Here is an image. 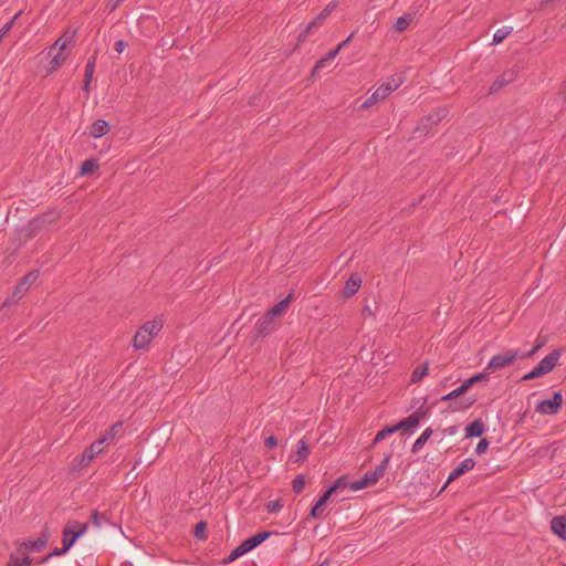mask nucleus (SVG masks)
<instances>
[{"label":"nucleus","instance_id":"obj_1","mask_svg":"<svg viewBox=\"0 0 566 566\" xmlns=\"http://www.w3.org/2000/svg\"><path fill=\"white\" fill-rule=\"evenodd\" d=\"M57 218L59 214L55 211H46L42 214H38L34 218H32L27 226L22 227L19 230V235L23 238L24 242H28L29 240L33 239L39 233H41L49 226L54 223L57 220Z\"/></svg>","mask_w":566,"mask_h":566},{"label":"nucleus","instance_id":"obj_2","mask_svg":"<svg viewBox=\"0 0 566 566\" xmlns=\"http://www.w3.org/2000/svg\"><path fill=\"white\" fill-rule=\"evenodd\" d=\"M405 78L402 74H395L387 78V82L382 83L379 87H377L374 93L360 105V109H367L368 107L377 104L378 102L385 99L389 96L394 91H396L402 83Z\"/></svg>","mask_w":566,"mask_h":566},{"label":"nucleus","instance_id":"obj_3","mask_svg":"<svg viewBox=\"0 0 566 566\" xmlns=\"http://www.w3.org/2000/svg\"><path fill=\"white\" fill-rule=\"evenodd\" d=\"M161 327L163 324L159 321H149L145 323L137 329L133 338V346L137 349L148 347L149 343L161 329Z\"/></svg>","mask_w":566,"mask_h":566},{"label":"nucleus","instance_id":"obj_4","mask_svg":"<svg viewBox=\"0 0 566 566\" xmlns=\"http://www.w3.org/2000/svg\"><path fill=\"white\" fill-rule=\"evenodd\" d=\"M467 392L461 384L459 387L440 398L441 401H453L449 405L451 411L469 409L476 401L475 397H463Z\"/></svg>","mask_w":566,"mask_h":566},{"label":"nucleus","instance_id":"obj_5","mask_svg":"<svg viewBox=\"0 0 566 566\" xmlns=\"http://www.w3.org/2000/svg\"><path fill=\"white\" fill-rule=\"evenodd\" d=\"M447 113V109H438L423 116L413 129V138L427 136L433 126L446 117Z\"/></svg>","mask_w":566,"mask_h":566},{"label":"nucleus","instance_id":"obj_6","mask_svg":"<svg viewBox=\"0 0 566 566\" xmlns=\"http://www.w3.org/2000/svg\"><path fill=\"white\" fill-rule=\"evenodd\" d=\"M86 531V523H80L73 520L67 521L62 532V544L70 551Z\"/></svg>","mask_w":566,"mask_h":566},{"label":"nucleus","instance_id":"obj_7","mask_svg":"<svg viewBox=\"0 0 566 566\" xmlns=\"http://www.w3.org/2000/svg\"><path fill=\"white\" fill-rule=\"evenodd\" d=\"M523 353L520 349H510L494 355L486 365V370L496 371L514 364Z\"/></svg>","mask_w":566,"mask_h":566},{"label":"nucleus","instance_id":"obj_8","mask_svg":"<svg viewBox=\"0 0 566 566\" xmlns=\"http://www.w3.org/2000/svg\"><path fill=\"white\" fill-rule=\"evenodd\" d=\"M563 405V395L562 391L553 392L552 398L544 399L536 406V411L543 415H556Z\"/></svg>","mask_w":566,"mask_h":566},{"label":"nucleus","instance_id":"obj_9","mask_svg":"<svg viewBox=\"0 0 566 566\" xmlns=\"http://www.w3.org/2000/svg\"><path fill=\"white\" fill-rule=\"evenodd\" d=\"M49 543V534L43 533L41 537L34 541H23L17 547V554L25 555L29 552H41L43 551Z\"/></svg>","mask_w":566,"mask_h":566},{"label":"nucleus","instance_id":"obj_10","mask_svg":"<svg viewBox=\"0 0 566 566\" xmlns=\"http://www.w3.org/2000/svg\"><path fill=\"white\" fill-rule=\"evenodd\" d=\"M107 441V437H102L101 439L94 441L90 448H87L82 454H81V459H80V465L83 468V467H87L91 461L98 454L102 452L103 448V443Z\"/></svg>","mask_w":566,"mask_h":566},{"label":"nucleus","instance_id":"obj_11","mask_svg":"<svg viewBox=\"0 0 566 566\" xmlns=\"http://www.w3.org/2000/svg\"><path fill=\"white\" fill-rule=\"evenodd\" d=\"M275 321L265 312L255 323L254 329L258 337H265L275 329Z\"/></svg>","mask_w":566,"mask_h":566},{"label":"nucleus","instance_id":"obj_12","mask_svg":"<svg viewBox=\"0 0 566 566\" xmlns=\"http://www.w3.org/2000/svg\"><path fill=\"white\" fill-rule=\"evenodd\" d=\"M475 465V461L472 458L464 459L457 468H454L451 473L448 476V480L446 484L443 485L442 490L446 489V486L451 483L452 481L459 479L470 470H472Z\"/></svg>","mask_w":566,"mask_h":566},{"label":"nucleus","instance_id":"obj_13","mask_svg":"<svg viewBox=\"0 0 566 566\" xmlns=\"http://www.w3.org/2000/svg\"><path fill=\"white\" fill-rule=\"evenodd\" d=\"M562 355V349L556 348L552 353H549L547 356H545L537 366L541 368V370L547 375L551 373L557 365L558 359Z\"/></svg>","mask_w":566,"mask_h":566},{"label":"nucleus","instance_id":"obj_14","mask_svg":"<svg viewBox=\"0 0 566 566\" xmlns=\"http://www.w3.org/2000/svg\"><path fill=\"white\" fill-rule=\"evenodd\" d=\"M515 72L512 70L503 72L499 75L489 88V94L492 95L499 92L501 88L512 83L515 80Z\"/></svg>","mask_w":566,"mask_h":566},{"label":"nucleus","instance_id":"obj_15","mask_svg":"<svg viewBox=\"0 0 566 566\" xmlns=\"http://www.w3.org/2000/svg\"><path fill=\"white\" fill-rule=\"evenodd\" d=\"M361 285V276L358 273H354L349 276L343 289V297L349 298L354 296Z\"/></svg>","mask_w":566,"mask_h":566},{"label":"nucleus","instance_id":"obj_16","mask_svg":"<svg viewBox=\"0 0 566 566\" xmlns=\"http://www.w3.org/2000/svg\"><path fill=\"white\" fill-rule=\"evenodd\" d=\"M331 496L324 491L318 500L314 503L310 511V517L314 520H321L324 516V510L329 501Z\"/></svg>","mask_w":566,"mask_h":566},{"label":"nucleus","instance_id":"obj_17","mask_svg":"<svg viewBox=\"0 0 566 566\" xmlns=\"http://www.w3.org/2000/svg\"><path fill=\"white\" fill-rule=\"evenodd\" d=\"M551 530L554 535L566 542V515L554 516L551 521Z\"/></svg>","mask_w":566,"mask_h":566},{"label":"nucleus","instance_id":"obj_18","mask_svg":"<svg viewBox=\"0 0 566 566\" xmlns=\"http://www.w3.org/2000/svg\"><path fill=\"white\" fill-rule=\"evenodd\" d=\"M293 293H290L286 297L276 303L272 308L266 311L268 316H271L274 319L275 317L282 316L289 307L290 303L293 301Z\"/></svg>","mask_w":566,"mask_h":566},{"label":"nucleus","instance_id":"obj_19","mask_svg":"<svg viewBox=\"0 0 566 566\" xmlns=\"http://www.w3.org/2000/svg\"><path fill=\"white\" fill-rule=\"evenodd\" d=\"M485 430L484 422L481 419H475L465 427V438H479Z\"/></svg>","mask_w":566,"mask_h":566},{"label":"nucleus","instance_id":"obj_20","mask_svg":"<svg viewBox=\"0 0 566 566\" xmlns=\"http://www.w3.org/2000/svg\"><path fill=\"white\" fill-rule=\"evenodd\" d=\"M392 427L395 429V432L400 431V433L403 436L412 432L418 427V424L416 422V418H412L411 415H409L408 417L401 419L396 424H392Z\"/></svg>","mask_w":566,"mask_h":566},{"label":"nucleus","instance_id":"obj_21","mask_svg":"<svg viewBox=\"0 0 566 566\" xmlns=\"http://www.w3.org/2000/svg\"><path fill=\"white\" fill-rule=\"evenodd\" d=\"M111 129V126L108 122L105 119H96L92 125L90 129V135L94 138H99L104 135H106Z\"/></svg>","mask_w":566,"mask_h":566},{"label":"nucleus","instance_id":"obj_22","mask_svg":"<svg viewBox=\"0 0 566 566\" xmlns=\"http://www.w3.org/2000/svg\"><path fill=\"white\" fill-rule=\"evenodd\" d=\"M310 453V447L304 440H300L297 442V450L293 455H291V459H293L295 463L304 462L308 458Z\"/></svg>","mask_w":566,"mask_h":566},{"label":"nucleus","instance_id":"obj_23","mask_svg":"<svg viewBox=\"0 0 566 566\" xmlns=\"http://www.w3.org/2000/svg\"><path fill=\"white\" fill-rule=\"evenodd\" d=\"M32 562L33 559L29 556V554L19 555L15 552L10 554L6 566H31Z\"/></svg>","mask_w":566,"mask_h":566},{"label":"nucleus","instance_id":"obj_24","mask_svg":"<svg viewBox=\"0 0 566 566\" xmlns=\"http://www.w3.org/2000/svg\"><path fill=\"white\" fill-rule=\"evenodd\" d=\"M337 7V2H329L313 20L312 25H317L318 28L323 25L326 18L335 10Z\"/></svg>","mask_w":566,"mask_h":566},{"label":"nucleus","instance_id":"obj_25","mask_svg":"<svg viewBox=\"0 0 566 566\" xmlns=\"http://www.w3.org/2000/svg\"><path fill=\"white\" fill-rule=\"evenodd\" d=\"M338 49H333L332 51H329L324 57L319 59L313 70H312V76H315L319 73V71L326 65V63L331 62L332 60H334L336 57V55L338 54Z\"/></svg>","mask_w":566,"mask_h":566},{"label":"nucleus","instance_id":"obj_26","mask_svg":"<svg viewBox=\"0 0 566 566\" xmlns=\"http://www.w3.org/2000/svg\"><path fill=\"white\" fill-rule=\"evenodd\" d=\"M432 433H433L432 428H430V427L427 428L412 444L411 452L418 453L423 448V446L427 443V441L430 439Z\"/></svg>","mask_w":566,"mask_h":566},{"label":"nucleus","instance_id":"obj_27","mask_svg":"<svg viewBox=\"0 0 566 566\" xmlns=\"http://www.w3.org/2000/svg\"><path fill=\"white\" fill-rule=\"evenodd\" d=\"M98 161L95 158H88L84 160L80 167V175L88 176L94 174L98 169Z\"/></svg>","mask_w":566,"mask_h":566},{"label":"nucleus","instance_id":"obj_28","mask_svg":"<svg viewBox=\"0 0 566 566\" xmlns=\"http://www.w3.org/2000/svg\"><path fill=\"white\" fill-rule=\"evenodd\" d=\"M272 535L269 531L259 532L247 538V542L251 549H254L259 545H261L264 541H266Z\"/></svg>","mask_w":566,"mask_h":566},{"label":"nucleus","instance_id":"obj_29","mask_svg":"<svg viewBox=\"0 0 566 566\" xmlns=\"http://www.w3.org/2000/svg\"><path fill=\"white\" fill-rule=\"evenodd\" d=\"M489 379H490V375H489V373H486L484 370L482 373L475 374V375L471 376L470 378L465 379L462 382V385L465 388V390L468 391L473 385L481 382V381H488Z\"/></svg>","mask_w":566,"mask_h":566},{"label":"nucleus","instance_id":"obj_30","mask_svg":"<svg viewBox=\"0 0 566 566\" xmlns=\"http://www.w3.org/2000/svg\"><path fill=\"white\" fill-rule=\"evenodd\" d=\"M413 18H415V13H412V14L407 13V14L399 17L395 22L394 29L398 32L405 31L409 27V24L412 22Z\"/></svg>","mask_w":566,"mask_h":566},{"label":"nucleus","instance_id":"obj_31","mask_svg":"<svg viewBox=\"0 0 566 566\" xmlns=\"http://www.w3.org/2000/svg\"><path fill=\"white\" fill-rule=\"evenodd\" d=\"M428 363L418 365L411 374L410 382L416 384L420 381L428 374Z\"/></svg>","mask_w":566,"mask_h":566},{"label":"nucleus","instance_id":"obj_32","mask_svg":"<svg viewBox=\"0 0 566 566\" xmlns=\"http://www.w3.org/2000/svg\"><path fill=\"white\" fill-rule=\"evenodd\" d=\"M348 486V481L346 475H342L335 480V482L327 489L325 492L332 497L334 493L338 490H343Z\"/></svg>","mask_w":566,"mask_h":566},{"label":"nucleus","instance_id":"obj_33","mask_svg":"<svg viewBox=\"0 0 566 566\" xmlns=\"http://www.w3.org/2000/svg\"><path fill=\"white\" fill-rule=\"evenodd\" d=\"M390 458V454H386L384 459L380 461V463L374 470H371L375 480L379 481L384 476V473L389 464Z\"/></svg>","mask_w":566,"mask_h":566},{"label":"nucleus","instance_id":"obj_34","mask_svg":"<svg viewBox=\"0 0 566 566\" xmlns=\"http://www.w3.org/2000/svg\"><path fill=\"white\" fill-rule=\"evenodd\" d=\"M39 277V273L38 272H29L28 274L24 275V277L22 279V281L17 285V291L18 292H21V291H27L30 285Z\"/></svg>","mask_w":566,"mask_h":566},{"label":"nucleus","instance_id":"obj_35","mask_svg":"<svg viewBox=\"0 0 566 566\" xmlns=\"http://www.w3.org/2000/svg\"><path fill=\"white\" fill-rule=\"evenodd\" d=\"M69 549L62 544V547H54L49 554L43 556L41 559L36 562V565H42L49 562L52 557L62 556L66 554Z\"/></svg>","mask_w":566,"mask_h":566},{"label":"nucleus","instance_id":"obj_36","mask_svg":"<svg viewBox=\"0 0 566 566\" xmlns=\"http://www.w3.org/2000/svg\"><path fill=\"white\" fill-rule=\"evenodd\" d=\"M392 433H395V429L392 426L384 427L381 430H379L376 433V436L370 444V448H374L377 443L381 442L384 439H386L388 436H390Z\"/></svg>","mask_w":566,"mask_h":566},{"label":"nucleus","instance_id":"obj_37","mask_svg":"<svg viewBox=\"0 0 566 566\" xmlns=\"http://www.w3.org/2000/svg\"><path fill=\"white\" fill-rule=\"evenodd\" d=\"M97 54L94 53L93 55H91L88 59H87V62H86V65H85V74H84V80H87V81H92L93 80V75H94V72H95V65H96V56Z\"/></svg>","mask_w":566,"mask_h":566},{"label":"nucleus","instance_id":"obj_38","mask_svg":"<svg viewBox=\"0 0 566 566\" xmlns=\"http://www.w3.org/2000/svg\"><path fill=\"white\" fill-rule=\"evenodd\" d=\"M426 403H427V398H424L423 403L415 412L411 413V417L416 418V422L418 426H419L420 421L422 419L427 418L430 413V407H427Z\"/></svg>","mask_w":566,"mask_h":566},{"label":"nucleus","instance_id":"obj_39","mask_svg":"<svg viewBox=\"0 0 566 566\" xmlns=\"http://www.w3.org/2000/svg\"><path fill=\"white\" fill-rule=\"evenodd\" d=\"M65 55H63V53L61 52H57L53 59L50 61V67H49V72L50 73H53L55 71H57L62 65L63 63L65 62Z\"/></svg>","mask_w":566,"mask_h":566},{"label":"nucleus","instance_id":"obj_40","mask_svg":"<svg viewBox=\"0 0 566 566\" xmlns=\"http://www.w3.org/2000/svg\"><path fill=\"white\" fill-rule=\"evenodd\" d=\"M207 527L208 523L206 521H199L193 527V535L198 539L207 538Z\"/></svg>","mask_w":566,"mask_h":566},{"label":"nucleus","instance_id":"obj_41","mask_svg":"<svg viewBox=\"0 0 566 566\" xmlns=\"http://www.w3.org/2000/svg\"><path fill=\"white\" fill-rule=\"evenodd\" d=\"M511 32H512V28L504 27V28L497 29L493 35V44L502 43L504 41V39L511 34Z\"/></svg>","mask_w":566,"mask_h":566},{"label":"nucleus","instance_id":"obj_42","mask_svg":"<svg viewBox=\"0 0 566 566\" xmlns=\"http://www.w3.org/2000/svg\"><path fill=\"white\" fill-rule=\"evenodd\" d=\"M90 522L96 526V527H101L103 525V522H108V518L106 517L105 514L103 513H99L98 511L94 510L92 513H91V517H90Z\"/></svg>","mask_w":566,"mask_h":566},{"label":"nucleus","instance_id":"obj_43","mask_svg":"<svg viewBox=\"0 0 566 566\" xmlns=\"http://www.w3.org/2000/svg\"><path fill=\"white\" fill-rule=\"evenodd\" d=\"M305 486V478L303 474H298L292 481V490L294 493L300 494Z\"/></svg>","mask_w":566,"mask_h":566},{"label":"nucleus","instance_id":"obj_44","mask_svg":"<svg viewBox=\"0 0 566 566\" xmlns=\"http://www.w3.org/2000/svg\"><path fill=\"white\" fill-rule=\"evenodd\" d=\"M25 243L27 242L23 241V238L19 235V239L13 240L7 249L8 256L14 255Z\"/></svg>","mask_w":566,"mask_h":566},{"label":"nucleus","instance_id":"obj_45","mask_svg":"<svg viewBox=\"0 0 566 566\" xmlns=\"http://www.w3.org/2000/svg\"><path fill=\"white\" fill-rule=\"evenodd\" d=\"M545 374L541 370V368L536 365L531 371H528L527 374H525L522 378H521V381H526V380H533V379H536V378H539L542 376H544Z\"/></svg>","mask_w":566,"mask_h":566},{"label":"nucleus","instance_id":"obj_46","mask_svg":"<svg viewBox=\"0 0 566 566\" xmlns=\"http://www.w3.org/2000/svg\"><path fill=\"white\" fill-rule=\"evenodd\" d=\"M22 11H19L11 20H9L7 23L2 25L0 29V36H3L11 30L13 27L15 20L21 15Z\"/></svg>","mask_w":566,"mask_h":566},{"label":"nucleus","instance_id":"obj_47","mask_svg":"<svg viewBox=\"0 0 566 566\" xmlns=\"http://www.w3.org/2000/svg\"><path fill=\"white\" fill-rule=\"evenodd\" d=\"M282 507H283L282 499L271 501L266 504V510L269 513H276V512L281 511Z\"/></svg>","mask_w":566,"mask_h":566},{"label":"nucleus","instance_id":"obj_48","mask_svg":"<svg viewBox=\"0 0 566 566\" xmlns=\"http://www.w3.org/2000/svg\"><path fill=\"white\" fill-rule=\"evenodd\" d=\"M348 486L353 490V491H359V490H363L368 485V482H367V479H365L364 476L359 480H356L352 483H348Z\"/></svg>","mask_w":566,"mask_h":566},{"label":"nucleus","instance_id":"obj_49","mask_svg":"<svg viewBox=\"0 0 566 566\" xmlns=\"http://www.w3.org/2000/svg\"><path fill=\"white\" fill-rule=\"evenodd\" d=\"M315 29H318L317 25H312V21L307 24V27L298 34L297 36V41L298 42H304L306 40V38L310 35V33L315 30Z\"/></svg>","mask_w":566,"mask_h":566},{"label":"nucleus","instance_id":"obj_50","mask_svg":"<svg viewBox=\"0 0 566 566\" xmlns=\"http://www.w3.org/2000/svg\"><path fill=\"white\" fill-rule=\"evenodd\" d=\"M489 446H490V441L486 438H482L475 448V453L479 455L485 453Z\"/></svg>","mask_w":566,"mask_h":566},{"label":"nucleus","instance_id":"obj_51","mask_svg":"<svg viewBox=\"0 0 566 566\" xmlns=\"http://www.w3.org/2000/svg\"><path fill=\"white\" fill-rule=\"evenodd\" d=\"M544 345V342L543 340H537L536 345L527 353H523L521 355V358L522 359H526V358H531L532 356H534L536 354V352H538Z\"/></svg>","mask_w":566,"mask_h":566},{"label":"nucleus","instance_id":"obj_52","mask_svg":"<svg viewBox=\"0 0 566 566\" xmlns=\"http://www.w3.org/2000/svg\"><path fill=\"white\" fill-rule=\"evenodd\" d=\"M242 555L240 553H238V548L235 547L233 551H231V553L222 560V565H228L232 562H234L235 559H238L239 557H241Z\"/></svg>","mask_w":566,"mask_h":566},{"label":"nucleus","instance_id":"obj_53","mask_svg":"<svg viewBox=\"0 0 566 566\" xmlns=\"http://www.w3.org/2000/svg\"><path fill=\"white\" fill-rule=\"evenodd\" d=\"M120 427H122V422L118 421V422L114 423L111 427L109 431L104 437H107V440H113Z\"/></svg>","mask_w":566,"mask_h":566},{"label":"nucleus","instance_id":"obj_54","mask_svg":"<svg viewBox=\"0 0 566 566\" xmlns=\"http://www.w3.org/2000/svg\"><path fill=\"white\" fill-rule=\"evenodd\" d=\"M139 464V461H137L133 468L127 472L126 478L129 480V482L134 481L139 472L137 471V465Z\"/></svg>","mask_w":566,"mask_h":566},{"label":"nucleus","instance_id":"obj_55","mask_svg":"<svg viewBox=\"0 0 566 566\" xmlns=\"http://www.w3.org/2000/svg\"><path fill=\"white\" fill-rule=\"evenodd\" d=\"M237 548H238V553H240L242 556L244 554L249 553L250 551H252L251 547L249 546L247 539L242 541L240 543V545L237 546Z\"/></svg>","mask_w":566,"mask_h":566},{"label":"nucleus","instance_id":"obj_56","mask_svg":"<svg viewBox=\"0 0 566 566\" xmlns=\"http://www.w3.org/2000/svg\"><path fill=\"white\" fill-rule=\"evenodd\" d=\"M67 45V40H63V36L57 39L52 46V50L59 48V52H63Z\"/></svg>","mask_w":566,"mask_h":566},{"label":"nucleus","instance_id":"obj_57","mask_svg":"<svg viewBox=\"0 0 566 566\" xmlns=\"http://www.w3.org/2000/svg\"><path fill=\"white\" fill-rule=\"evenodd\" d=\"M126 46H127V42H126V41H124V40H117V41L115 42V44H114V49H115V51H116L118 54L123 53V52H124V50L126 49Z\"/></svg>","mask_w":566,"mask_h":566},{"label":"nucleus","instance_id":"obj_58","mask_svg":"<svg viewBox=\"0 0 566 566\" xmlns=\"http://www.w3.org/2000/svg\"><path fill=\"white\" fill-rule=\"evenodd\" d=\"M124 0H108L106 8L109 12L115 11Z\"/></svg>","mask_w":566,"mask_h":566},{"label":"nucleus","instance_id":"obj_59","mask_svg":"<svg viewBox=\"0 0 566 566\" xmlns=\"http://www.w3.org/2000/svg\"><path fill=\"white\" fill-rule=\"evenodd\" d=\"M264 444L269 449H273L277 446V439L274 436H270L264 440Z\"/></svg>","mask_w":566,"mask_h":566},{"label":"nucleus","instance_id":"obj_60","mask_svg":"<svg viewBox=\"0 0 566 566\" xmlns=\"http://www.w3.org/2000/svg\"><path fill=\"white\" fill-rule=\"evenodd\" d=\"M459 426H450L448 428H444L442 432L448 436H454L458 432Z\"/></svg>","mask_w":566,"mask_h":566},{"label":"nucleus","instance_id":"obj_61","mask_svg":"<svg viewBox=\"0 0 566 566\" xmlns=\"http://www.w3.org/2000/svg\"><path fill=\"white\" fill-rule=\"evenodd\" d=\"M364 478L367 479V482H368V485H374L376 484L378 481L375 480V476L374 474L371 473V471H367L365 474H364Z\"/></svg>","mask_w":566,"mask_h":566},{"label":"nucleus","instance_id":"obj_62","mask_svg":"<svg viewBox=\"0 0 566 566\" xmlns=\"http://www.w3.org/2000/svg\"><path fill=\"white\" fill-rule=\"evenodd\" d=\"M354 32L350 33L344 41H342L335 49H338V52L346 46L353 39Z\"/></svg>","mask_w":566,"mask_h":566},{"label":"nucleus","instance_id":"obj_63","mask_svg":"<svg viewBox=\"0 0 566 566\" xmlns=\"http://www.w3.org/2000/svg\"><path fill=\"white\" fill-rule=\"evenodd\" d=\"M91 82H92V81L83 80V86H82V90H83V92H85V93H86V98L88 97L90 92H91Z\"/></svg>","mask_w":566,"mask_h":566},{"label":"nucleus","instance_id":"obj_64","mask_svg":"<svg viewBox=\"0 0 566 566\" xmlns=\"http://www.w3.org/2000/svg\"><path fill=\"white\" fill-rule=\"evenodd\" d=\"M451 155H453V148L447 147L446 148V156H451Z\"/></svg>","mask_w":566,"mask_h":566}]
</instances>
